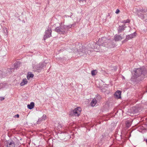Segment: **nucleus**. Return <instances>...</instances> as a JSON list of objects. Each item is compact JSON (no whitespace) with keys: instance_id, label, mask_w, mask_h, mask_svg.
<instances>
[{"instance_id":"nucleus-1","label":"nucleus","mask_w":147,"mask_h":147,"mask_svg":"<svg viewBox=\"0 0 147 147\" xmlns=\"http://www.w3.org/2000/svg\"><path fill=\"white\" fill-rule=\"evenodd\" d=\"M109 41V40L104 38L99 39L98 41L96 42V43H94V46L93 49H98L100 46L108 47L109 46L108 44Z\"/></svg>"},{"instance_id":"nucleus-2","label":"nucleus","mask_w":147,"mask_h":147,"mask_svg":"<svg viewBox=\"0 0 147 147\" xmlns=\"http://www.w3.org/2000/svg\"><path fill=\"white\" fill-rule=\"evenodd\" d=\"M55 30L60 34H64L65 33L66 30L65 26L61 25V24L60 27H57L55 28Z\"/></svg>"},{"instance_id":"nucleus-3","label":"nucleus","mask_w":147,"mask_h":147,"mask_svg":"<svg viewBox=\"0 0 147 147\" xmlns=\"http://www.w3.org/2000/svg\"><path fill=\"white\" fill-rule=\"evenodd\" d=\"M81 109L80 107L75 109L73 111V114L75 116H78L80 113Z\"/></svg>"},{"instance_id":"nucleus-4","label":"nucleus","mask_w":147,"mask_h":147,"mask_svg":"<svg viewBox=\"0 0 147 147\" xmlns=\"http://www.w3.org/2000/svg\"><path fill=\"white\" fill-rule=\"evenodd\" d=\"M125 37V36L124 34H123L121 35V34L120 35H115L114 38V40L115 41H118L119 40H120L122 39L123 38H124Z\"/></svg>"},{"instance_id":"nucleus-5","label":"nucleus","mask_w":147,"mask_h":147,"mask_svg":"<svg viewBox=\"0 0 147 147\" xmlns=\"http://www.w3.org/2000/svg\"><path fill=\"white\" fill-rule=\"evenodd\" d=\"M51 30L50 29H48L46 31V34L45 35L44 40H45L46 38H48L51 36Z\"/></svg>"},{"instance_id":"nucleus-6","label":"nucleus","mask_w":147,"mask_h":147,"mask_svg":"<svg viewBox=\"0 0 147 147\" xmlns=\"http://www.w3.org/2000/svg\"><path fill=\"white\" fill-rule=\"evenodd\" d=\"M142 74V70L141 68H138L135 71V75L136 76H140Z\"/></svg>"},{"instance_id":"nucleus-7","label":"nucleus","mask_w":147,"mask_h":147,"mask_svg":"<svg viewBox=\"0 0 147 147\" xmlns=\"http://www.w3.org/2000/svg\"><path fill=\"white\" fill-rule=\"evenodd\" d=\"M6 146L7 147H15V143L13 141H8L7 142Z\"/></svg>"},{"instance_id":"nucleus-8","label":"nucleus","mask_w":147,"mask_h":147,"mask_svg":"<svg viewBox=\"0 0 147 147\" xmlns=\"http://www.w3.org/2000/svg\"><path fill=\"white\" fill-rule=\"evenodd\" d=\"M138 16L142 19H143L144 18L145 15L144 14L143 11H138L137 13Z\"/></svg>"},{"instance_id":"nucleus-9","label":"nucleus","mask_w":147,"mask_h":147,"mask_svg":"<svg viewBox=\"0 0 147 147\" xmlns=\"http://www.w3.org/2000/svg\"><path fill=\"white\" fill-rule=\"evenodd\" d=\"M121 92L120 91H117L115 94V98L117 99L120 98H121Z\"/></svg>"},{"instance_id":"nucleus-10","label":"nucleus","mask_w":147,"mask_h":147,"mask_svg":"<svg viewBox=\"0 0 147 147\" xmlns=\"http://www.w3.org/2000/svg\"><path fill=\"white\" fill-rule=\"evenodd\" d=\"M125 25H124L123 26H119L118 29V32L119 33H121L122 31H123L125 30Z\"/></svg>"},{"instance_id":"nucleus-11","label":"nucleus","mask_w":147,"mask_h":147,"mask_svg":"<svg viewBox=\"0 0 147 147\" xmlns=\"http://www.w3.org/2000/svg\"><path fill=\"white\" fill-rule=\"evenodd\" d=\"M97 103V101L95 98L93 99L90 103V105L92 107H94Z\"/></svg>"},{"instance_id":"nucleus-12","label":"nucleus","mask_w":147,"mask_h":147,"mask_svg":"<svg viewBox=\"0 0 147 147\" xmlns=\"http://www.w3.org/2000/svg\"><path fill=\"white\" fill-rule=\"evenodd\" d=\"M34 106V102H31L30 103V104L28 105L27 107L29 109H31L33 108Z\"/></svg>"},{"instance_id":"nucleus-13","label":"nucleus","mask_w":147,"mask_h":147,"mask_svg":"<svg viewBox=\"0 0 147 147\" xmlns=\"http://www.w3.org/2000/svg\"><path fill=\"white\" fill-rule=\"evenodd\" d=\"M28 82L27 79L26 78L22 80V82L20 83V85L21 86L26 84Z\"/></svg>"},{"instance_id":"nucleus-14","label":"nucleus","mask_w":147,"mask_h":147,"mask_svg":"<svg viewBox=\"0 0 147 147\" xmlns=\"http://www.w3.org/2000/svg\"><path fill=\"white\" fill-rule=\"evenodd\" d=\"M34 76V74L31 72H29L27 76V78L29 80L30 78H32Z\"/></svg>"},{"instance_id":"nucleus-15","label":"nucleus","mask_w":147,"mask_h":147,"mask_svg":"<svg viewBox=\"0 0 147 147\" xmlns=\"http://www.w3.org/2000/svg\"><path fill=\"white\" fill-rule=\"evenodd\" d=\"M97 73V71L96 70H92L91 71V74L92 76L95 75Z\"/></svg>"},{"instance_id":"nucleus-16","label":"nucleus","mask_w":147,"mask_h":147,"mask_svg":"<svg viewBox=\"0 0 147 147\" xmlns=\"http://www.w3.org/2000/svg\"><path fill=\"white\" fill-rule=\"evenodd\" d=\"M136 35H135V33H134V34H131L129 36V37L130 38H133L134 37H135V36H136Z\"/></svg>"},{"instance_id":"nucleus-17","label":"nucleus","mask_w":147,"mask_h":147,"mask_svg":"<svg viewBox=\"0 0 147 147\" xmlns=\"http://www.w3.org/2000/svg\"><path fill=\"white\" fill-rule=\"evenodd\" d=\"M131 125V123H130L129 122H127L126 123V126L127 127H129Z\"/></svg>"},{"instance_id":"nucleus-18","label":"nucleus","mask_w":147,"mask_h":147,"mask_svg":"<svg viewBox=\"0 0 147 147\" xmlns=\"http://www.w3.org/2000/svg\"><path fill=\"white\" fill-rule=\"evenodd\" d=\"M130 22V20H129L127 19L126 20H125L123 22L124 23V25H125V24H126V23H129Z\"/></svg>"},{"instance_id":"nucleus-19","label":"nucleus","mask_w":147,"mask_h":147,"mask_svg":"<svg viewBox=\"0 0 147 147\" xmlns=\"http://www.w3.org/2000/svg\"><path fill=\"white\" fill-rule=\"evenodd\" d=\"M120 12L119 10L117 9L116 10V11L115 12L116 13L118 14V13Z\"/></svg>"},{"instance_id":"nucleus-20","label":"nucleus","mask_w":147,"mask_h":147,"mask_svg":"<svg viewBox=\"0 0 147 147\" xmlns=\"http://www.w3.org/2000/svg\"><path fill=\"white\" fill-rule=\"evenodd\" d=\"M4 99H5V98L3 97H0V100H4Z\"/></svg>"},{"instance_id":"nucleus-21","label":"nucleus","mask_w":147,"mask_h":147,"mask_svg":"<svg viewBox=\"0 0 147 147\" xmlns=\"http://www.w3.org/2000/svg\"><path fill=\"white\" fill-rule=\"evenodd\" d=\"M15 117H17L18 118L19 117V114H17L16 115H15Z\"/></svg>"},{"instance_id":"nucleus-22","label":"nucleus","mask_w":147,"mask_h":147,"mask_svg":"<svg viewBox=\"0 0 147 147\" xmlns=\"http://www.w3.org/2000/svg\"><path fill=\"white\" fill-rule=\"evenodd\" d=\"M98 86V87L100 88H101V86Z\"/></svg>"},{"instance_id":"nucleus-23","label":"nucleus","mask_w":147,"mask_h":147,"mask_svg":"<svg viewBox=\"0 0 147 147\" xmlns=\"http://www.w3.org/2000/svg\"><path fill=\"white\" fill-rule=\"evenodd\" d=\"M106 87V86H104V87Z\"/></svg>"}]
</instances>
